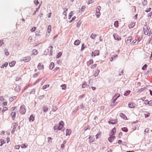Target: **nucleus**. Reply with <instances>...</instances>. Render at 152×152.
Instances as JSON below:
<instances>
[{
    "mask_svg": "<svg viewBox=\"0 0 152 152\" xmlns=\"http://www.w3.org/2000/svg\"><path fill=\"white\" fill-rule=\"evenodd\" d=\"M64 122L61 121L60 122L58 125H55L54 127V129L55 131H57V130H61L64 126Z\"/></svg>",
    "mask_w": 152,
    "mask_h": 152,
    "instance_id": "obj_1",
    "label": "nucleus"
},
{
    "mask_svg": "<svg viewBox=\"0 0 152 152\" xmlns=\"http://www.w3.org/2000/svg\"><path fill=\"white\" fill-rule=\"evenodd\" d=\"M26 111L25 106L24 105H22L21 106L19 112L21 114H25Z\"/></svg>",
    "mask_w": 152,
    "mask_h": 152,
    "instance_id": "obj_2",
    "label": "nucleus"
},
{
    "mask_svg": "<svg viewBox=\"0 0 152 152\" xmlns=\"http://www.w3.org/2000/svg\"><path fill=\"white\" fill-rule=\"evenodd\" d=\"M17 107H13L11 109V111L12 112L11 113V115L12 116V118L13 120H14L15 118L16 115V112L15 111H14L15 109H16Z\"/></svg>",
    "mask_w": 152,
    "mask_h": 152,
    "instance_id": "obj_3",
    "label": "nucleus"
},
{
    "mask_svg": "<svg viewBox=\"0 0 152 152\" xmlns=\"http://www.w3.org/2000/svg\"><path fill=\"white\" fill-rule=\"evenodd\" d=\"M18 125L17 123H14L13 124V129L12 132V134H13L16 130Z\"/></svg>",
    "mask_w": 152,
    "mask_h": 152,
    "instance_id": "obj_4",
    "label": "nucleus"
},
{
    "mask_svg": "<svg viewBox=\"0 0 152 152\" xmlns=\"http://www.w3.org/2000/svg\"><path fill=\"white\" fill-rule=\"evenodd\" d=\"M136 104L135 103L133 102H130L128 104L129 107L131 108H134L136 106Z\"/></svg>",
    "mask_w": 152,
    "mask_h": 152,
    "instance_id": "obj_5",
    "label": "nucleus"
},
{
    "mask_svg": "<svg viewBox=\"0 0 152 152\" xmlns=\"http://www.w3.org/2000/svg\"><path fill=\"white\" fill-rule=\"evenodd\" d=\"M44 66L42 64V63H39L37 66V68L39 70H42L44 69Z\"/></svg>",
    "mask_w": 152,
    "mask_h": 152,
    "instance_id": "obj_6",
    "label": "nucleus"
},
{
    "mask_svg": "<svg viewBox=\"0 0 152 152\" xmlns=\"http://www.w3.org/2000/svg\"><path fill=\"white\" fill-rule=\"evenodd\" d=\"M144 104L146 105L148 104L151 106L152 105V100H151L149 101L148 100H146L144 101Z\"/></svg>",
    "mask_w": 152,
    "mask_h": 152,
    "instance_id": "obj_7",
    "label": "nucleus"
},
{
    "mask_svg": "<svg viewBox=\"0 0 152 152\" xmlns=\"http://www.w3.org/2000/svg\"><path fill=\"white\" fill-rule=\"evenodd\" d=\"M99 51L98 50H96L94 52H92V55L94 56H98L99 55Z\"/></svg>",
    "mask_w": 152,
    "mask_h": 152,
    "instance_id": "obj_8",
    "label": "nucleus"
},
{
    "mask_svg": "<svg viewBox=\"0 0 152 152\" xmlns=\"http://www.w3.org/2000/svg\"><path fill=\"white\" fill-rule=\"evenodd\" d=\"M65 131L66 135V136L69 135L71 133V131L70 129H64V133H65Z\"/></svg>",
    "mask_w": 152,
    "mask_h": 152,
    "instance_id": "obj_9",
    "label": "nucleus"
},
{
    "mask_svg": "<svg viewBox=\"0 0 152 152\" xmlns=\"http://www.w3.org/2000/svg\"><path fill=\"white\" fill-rule=\"evenodd\" d=\"M115 138V137L114 136L110 135V136L108 138V140L110 142H111L114 140Z\"/></svg>",
    "mask_w": 152,
    "mask_h": 152,
    "instance_id": "obj_10",
    "label": "nucleus"
},
{
    "mask_svg": "<svg viewBox=\"0 0 152 152\" xmlns=\"http://www.w3.org/2000/svg\"><path fill=\"white\" fill-rule=\"evenodd\" d=\"M31 57L30 56H27L25 57H24L22 59V61L26 62H28L30 60Z\"/></svg>",
    "mask_w": 152,
    "mask_h": 152,
    "instance_id": "obj_11",
    "label": "nucleus"
},
{
    "mask_svg": "<svg viewBox=\"0 0 152 152\" xmlns=\"http://www.w3.org/2000/svg\"><path fill=\"white\" fill-rule=\"evenodd\" d=\"M113 36L115 40H119L121 39V37L116 34H114Z\"/></svg>",
    "mask_w": 152,
    "mask_h": 152,
    "instance_id": "obj_12",
    "label": "nucleus"
},
{
    "mask_svg": "<svg viewBox=\"0 0 152 152\" xmlns=\"http://www.w3.org/2000/svg\"><path fill=\"white\" fill-rule=\"evenodd\" d=\"M88 139L89 140V141L90 143H91L93 142L95 140L94 136H90L89 137Z\"/></svg>",
    "mask_w": 152,
    "mask_h": 152,
    "instance_id": "obj_13",
    "label": "nucleus"
},
{
    "mask_svg": "<svg viewBox=\"0 0 152 152\" xmlns=\"http://www.w3.org/2000/svg\"><path fill=\"white\" fill-rule=\"evenodd\" d=\"M117 119H115L114 120H110L109 123L112 124H116L117 123Z\"/></svg>",
    "mask_w": 152,
    "mask_h": 152,
    "instance_id": "obj_14",
    "label": "nucleus"
},
{
    "mask_svg": "<svg viewBox=\"0 0 152 152\" xmlns=\"http://www.w3.org/2000/svg\"><path fill=\"white\" fill-rule=\"evenodd\" d=\"M116 132V129L115 128H113L110 132V135H113L114 136Z\"/></svg>",
    "mask_w": 152,
    "mask_h": 152,
    "instance_id": "obj_15",
    "label": "nucleus"
},
{
    "mask_svg": "<svg viewBox=\"0 0 152 152\" xmlns=\"http://www.w3.org/2000/svg\"><path fill=\"white\" fill-rule=\"evenodd\" d=\"M120 116L124 119L126 120H127V117L124 113H120Z\"/></svg>",
    "mask_w": 152,
    "mask_h": 152,
    "instance_id": "obj_16",
    "label": "nucleus"
},
{
    "mask_svg": "<svg viewBox=\"0 0 152 152\" xmlns=\"http://www.w3.org/2000/svg\"><path fill=\"white\" fill-rule=\"evenodd\" d=\"M16 63V61H12L10 63L9 65L10 67H12L14 66Z\"/></svg>",
    "mask_w": 152,
    "mask_h": 152,
    "instance_id": "obj_17",
    "label": "nucleus"
},
{
    "mask_svg": "<svg viewBox=\"0 0 152 152\" xmlns=\"http://www.w3.org/2000/svg\"><path fill=\"white\" fill-rule=\"evenodd\" d=\"M80 43V41L78 39L76 40L74 43V44L75 45H78Z\"/></svg>",
    "mask_w": 152,
    "mask_h": 152,
    "instance_id": "obj_18",
    "label": "nucleus"
},
{
    "mask_svg": "<svg viewBox=\"0 0 152 152\" xmlns=\"http://www.w3.org/2000/svg\"><path fill=\"white\" fill-rule=\"evenodd\" d=\"M135 25V23L133 22H132L129 25V28H132L134 27V26Z\"/></svg>",
    "mask_w": 152,
    "mask_h": 152,
    "instance_id": "obj_19",
    "label": "nucleus"
},
{
    "mask_svg": "<svg viewBox=\"0 0 152 152\" xmlns=\"http://www.w3.org/2000/svg\"><path fill=\"white\" fill-rule=\"evenodd\" d=\"M0 142L1 143V144L0 145L1 146L3 144L5 143V142L4 140L2 139H0Z\"/></svg>",
    "mask_w": 152,
    "mask_h": 152,
    "instance_id": "obj_20",
    "label": "nucleus"
},
{
    "mask_svg": "<svg viewBox=\"0 0 152 152\" xmlns=\"http://www.w3.org/2000/svg\"><path fill=\"white\" fill-rule=\"evenodd\" d=\"M38 53V52L37 50L35 49L33 50L32 51V54L34 55H36Z\"/></svg>",
    "mask_w": 152,
    "mask_h": 152,
    "instance_id": "obj_21",
    "label": "nucleus"
},
{
    "mask_svg": "<svg viewBox=\"0 0 152 152\" xmlns=\"http://www.w3.org/2000/svg\"><path fill=\"white\" fill-rule=\"evenodd\" d=\"M132 38V37L131 36L128 37L126 40L127 42L128 43L130 42H131Z\"/></svg>",
    "mask_w": 152,
    "mask_h": 152,
    "instance_id": "obj_22",
    "label": "nucleus"
},
{
    "mask_svg": "<svg viewBox=\"0 0 152 152\" xmlns=\"http://www.w3.org/2000/svg\"><path fill=\"white\" fill-rule=\"evenodd\" d=\"M51 30V26L50 25H49L48 27L47 31L48 33H49Z\"/></svg>",
    "mask_w": 152,
    "mask_h": 152,
    "instance_id": "obj_23",
    "label": "nucleus"
},
{
    "mask_svg": "<svg viewBox=\"0 0 152 152\" xmlns=\"http://www.w3.org/2000/svg\"><path fill=\"white\" fill-rule=\"evenodd\" d=\"M48 50L50 51V54L52 55V53L53 50V47L52 46H50L49 47Z\"/></svg>",
    "mask_w": 152,
    "mask_h": 152,
    "instance_id": "obj_24",
    "label": "nucleus"
},
{
    "mask_svg": "<svg viewBox=\"0 0 152 152\" xmlns=\"http://www.w3.org/2000/svg\"><path fill=\"white\" fill-rule=\"evenodd\" d=\"M96 34L92 33L90 36V37L92 39H94L96 38Z\"/></svg>",
    "mask_w": 152,
    "mask_h": 152,
    "instance_id": "obj_25",
    "label": "nucleus"
},
{
    "mask_svg": "<svg viewBox=\"0 0 152 152\" xmlns=\"http://www.w3.org/2000/svg\"><path fill=\"white\" fill-rule=\"evenodd\" d=\"M93 63V61L92 60H90L89 61H88L87 63V65L88 66H89Z\"/></svg>",
    "mask_w": 152,
    "mask_h": 152,
    "instance_id": "obj_26",
    "label": "nucleus"
},
{
    "mask_svg": "<svg viewBox=\"0 0 152 152\" xmlns=\"http://www.w3.org/2000/svg\"><path fill=\"white\" fill-rule=\"evenodd\" d=\"M54 63L53 62H52L50 66V69H52L54 68Z\"/></svg>",
    "mask_w": 152,
    "mask_h": 152,
    "instance_id": "obj_27",
    "label": "nucleus"
},
{
    "mask_svg": "<svg viewBox=\"0 0 152 152\" xmlns=\"http://www.w3.org/2000/svg\"><path fill=\"white\" fill-rule=\"evenodd\" d=\"M114 26L115 28H117L118 26V21L114 22Z\"/></svg>",
    "mask_w": 152,
    "mask_h": 152,
    "instance_id": "obj_28",
    "label": "nucleus"
},
{
    "mask_svg": "<svg viewBox=\"0 0 152 152\" xmlns=\"http://www.w3.org/2000/svg\"><path fill=\"white\" fill-rule=\"evenodd\" d=\"M34 120V117L32 115H31L29 119V120L30 121H33Z\"/></svg>",
    "mask_w": 152,
    "mask_h": 152,
    "instance_id": "obj_29",
    "label": "nucleus"
},
{
    "mask_svg": "<svg viewBox=\"0 0 152 152\" xmlns=\"http://www.w3.org/2000/svg\"><path fill=\"white\" fill-rule=\"evenodd\" d=\"M64 11L63 12V14L64 15L66 16V14H67L66 12L68 10L67 8H64Z\"/></svg>",
    "mask_w": 152,
    "mask_h": 152,
    "instance_id": "obj_30",
    "label": "nucleus"
},
{
    "mask_svg": "<svg viewBox=\"0 0 152 152\" xmlns=\"http://www.w3.org/2000/svg\"><path fill=\"white\" fill-rule=\"evenodd\" d=\"M99 71L98 70H96L95 71V73L94 74V75L95 77H96L98 76V75L99 73Z\"/></svg>",
    "mask_w": 152,
    "mask_h": 152,
    "instance_id": "obj_31",
    "label": "nucleus"
},
{
    "mask_svg": "<svg viewBox=\"0 0 152 152\" xmlns=\"http://www.w3.org/2000/svg\"><path fill=\"white\" fill-rule=\"evenodd\" d=\"M8 65V63L7 62H5L4 64H3L2 66H1V68H3L4 67H6Z\"/></svg>",
    "mask_w": 152,
    "mask_h": 152,
    "instance_id": "obj_32",
    "label": "nucleus"
},
{
    "mask_svg": "<svg viewBox=\"0 0 152 152\" xmlns=\"http://www.w3.org/2000/svg\"><path fill=\"white\" fill-rule=\"evenodd\" d=\"M101 9V7L100 6H99L97 7L96 9V12H100Z\"/></svg>",
    "mask_w": 152,
    "mask_h": 152,
    "instance_id": "obj_33",
    "label": "nucleus"
},
{
    "mask_svg": "<svg viewBox=\"0 0 152 152\" xmlns=\"http://www.w3.org/2000/svg\"><path fill=\"white\" fill-rule=\"evenodd\" d=\"M130 91L129 90H128L126 91L124 94V95L125 96H128L130 93Z\"/></svg>",
    "mask_w": 152,
    "mask_h": 152,
    "instance_id": "obj_34",
    "label": "nucleus"
},
{
    "mask_svg": "<svg viewBox=\"0 0 152 152\" xmlns=\"http://www.w3.org/2000/svg\"><path fill=\"white\" fill-rule=\"evenodd\" d=\"M62 89L63 90H65L66 88V85L65 84L62 85L61 86Z\"/></svg>",
    "mask_w": 152,
    "mask_h": 152,
    "instance_id": "obj_35",
    "label": "nucleus"
},
{
    "mask_svg": "<svg viewBox=\"0 0 152 152\" xmlns=\"http://www.w3.org/2000/svg\"><path fill=\"white\" fill-rule=\"evenodd\" d=\"M121 129L123 131L126 132L128 131V129L127 128L125 127L122 128Z\"/></svg>",
    "mask_w": 152,
    "mask_h": 152,
    "instance_id": "obj_36",
    "label": "nucleus"
},
{
    "mask_svg": "<svg viewBox=\"0 0 152 152\" xmlns=\"http://www.w3.org/2000/svg\"><path fill=\"white\" fill-rule=\"evenodd\" d=\"M20 146L22 148H26L27 147L28 145H26L25 144H23L20 145Z\"/></svg>",
    "mask_w": 152,
    "mask_h": 152,
    "instance_id": "obj_37",
    "label": "nucleus"
},
{
    "mask_svg": "<svg viewBox=\"0 0 152 152\" xmlns=\"http://www.w3.org/2000/svg\"><path fill=\"white\" fill-rule=\"evenodd\" d=\"M7 110L8 108L7 107H3V110L2 111V112L3 113H4L5 111Z\"/></svg>",
    "mask_w": 152,
    "mask_h": 152,
    "instance_id": "obj_38",
    "label": "nucleus"
},
{
    "mask_svg": "<svg viewBox=\"0 0 152 152\" xmlns=\"http://www.w3.org/2000/svg\"><path fill=\"white\" fill-rule=\"evenodd\" d=\"M40 5L37 8H36V10L35 11L33 15H35L36 13V12L38 11V10L39 9Z\"/></svg>",
    "mask_w": 152,
    "mask_h": 152,
    "instance_id": "obj_39",
    "label": "nucleus"
},
{
    "mask_svg": "<svg viewBox=\"0 0 152 152\" xmlns=\"http://www.w3.org/2000/svg\"><path fill=\"white\" fill-rule=\"evenodd\" d=\"M86 6L85 5H84V6H83L81 7V12H83L84 11V10L86 9Z\"/></svg>",
    "mask_w": 152,
    "mask_h": 152,
    "instance_id": "obj_40",
    "label": "nucleus"
},
{
    "mask_svg": "<svg viewBox=\"0 0 152 152\" xmlns=\"http://www.w3.org/2000/svg\"><path fill=\"white\" fill-rule=\"evenodd\" d=\"M147 1L146 0H144L142 1V4H143V5L145 6L147 4Z\"/></svg>",
    "mask_w": 152,
    "mask_h": 152,
    "instance_id": "obj_41",
    "label": "nucleus"
},
{
    "mask_svg": "<svg viewBox=\"0 0 152 152\" xmlns=\"http://www.w3.org/2000/svg\"><path fill=\"white\" fill-rule=\"evenodd\" d=\"M73 14V13L72 11H71L69 14V16H68V18L69 19H70L71 18V17L73 16L72 15Z\"/></svg>",
    "mask_w": 152,
    "mask_h": 152,
    "instance_id": "obj_42",
    "label": "nucleus"
},
{
    "mask_svg": "<svg viewBox=\"0 0 152 152\" xmlns=\"http://www.w3.org/2000/svg\"><path fill=\"white\" fill-rule=\"evenodd\" d=\"M101 13L100 12H96V15L97 18H99L100 16Z\"/></svg>",
    "mask_w": 152,
    "mask_h": 152,
    "instance_id": "obj_43",
    "label": "nucleus"
},
{
    "mask_svg": "<svg viewBox=\"0 0 152 152\" xmlns=\"http://www.w3.org/2000/svg\"><path fill=\"white\" fill-rule=\"evenodd\" d=\"M97 65L96 64H95L91 66V68L92 69H93L96 68V66Z\"/></svg>",
    "mask_w": 152,
    "mask_h": 152,
    "instance_id": "obj_44",
    "label": "nucleus"
},
{
    "mask_svg": "<svg viewBox=\"0 0 152 152\" xmlns=\"http://www.w3.org/2000/svg\"><path fill=\"white\" fill-rule=\"evenodd\" d=\"M49 84H47L45 85H44L43 86L42 88L43 89H45L46 88H48L49 87Z\"/></svg>",
    "mask_w": 152,
    "mask_h": 152,
    "instance_id": "obj_45",
    "label": "nucleus"
},
{
    "mask_svg": "<svg viewBox=\"0 0 152 152\" xmlns=\"http://www.w3.org/2000/svg\"><path fill=\"white\" fill-rule=\"evenodd\" d=\"M36 28L35 27H33L31 29L30 31L32 32H34L35 31Z\"/></svg>",
    "mask_w": 152,
    "mask_h": 152,
    "instance_id": "obj_46",
    "label": "nucleus"
},
{
    "mask_svg": "<svg viewBox=\"0 0 152 152\" xmlns=\"http://www.w3.org/2000/svg\"><path fill=\"white\" fill-rule=\"evenodd\" d=\"M44 109V111L45 112H47L48 111V108L47 107H43Z\"/></svg>",
    "mask_w": 152,
    "mask_h": 152,
    "instance_id": "obj_47",
    "label": "nucleus"
},
{
    "mask_svg": "<svg viewBox=\"0 0 152 152\" xmlns=\"http://www.w3.org/2000/svg\"><path fill=\"white\" fill-rule=\"evenodd\" d=\"M147 65L145 64L142 68V69L143 70H145L147 67Z\"/></svg>",
    "mask_w": 152,
    "mask_h": 152,
    "instance_id": "obj_48",
    "label": "nucleus"
},
{
    "mask_svg": "<svg viewBox=\"0 0 152 152\" xmlns=\"http://www.w3.org/2000/svg\"><path fill=\"white\" fill-rule=\"evenodd\" d=\"M4 51H5V54L6 56H8L9 55V52H8L7 50H5Z\"/></svg>",
    "mask_w": 152,
    "mask_h": 152,
    "instance_id": "obj_49",
    "label": "nucleus"
},
{
    "mask_svg": "<svg viewBox=\"0 0 152 152\" xmlns=\"http://www.w3.org/2000/svg\"><path fill=\"white\" fill-rule=\"evenodd\" d=\"M20 145H16L15 146V148L16 149H19L20 148Z\"/></svg>",
    "mask_w": 152,
    "mask_h": 152,
    "instance_id": "obj_50",
    "label": "nucleus"
},
{
    "mask_svg": "<svg viewBox=\"0 0 152 152\" xmlns=\"http://www.w3.org/2000/svg\"><path fill=\"white\" fill-rule=\"evenodd\" d=\"M117 97H116V96L115 95V96H114L113 99V102H115L117 99Z\"/></svg>",
    "mask_w": 152,
    "mask_h": 152,
    "instance_id": "obj_51",
    "label": "nucleus"
},
{
    "mask_svg": "<svg viewBox=\"0 0 152 152\" xmlns=\"http://www.w3.org/2000/svg\"><path fill=\"white\" fill-rule=\"evenodd\" d=\"M87 85V84L86 83V82H85L83 84V85H82V87L83 88H85L86 86Z\"/></svg>",
    "mask_w": 152,
    "mask_h": 152,
    "instance_id": "obj_52",
    "label": "nucleus"
},
{
    "mask_svg": "<svg viewBox=\"0 0 152 152\" xmlns=\"http://www.w3.org/2000/svg\"><path fill=\"white\" fill-rule=\"evenodd\" d=\"M84 129L86 131L87 129H90V127L89 125H88L86 127H85Z\"/></svg>",
    "mask_w": 152,
    "mask_h": 152,
    "instance_id": "obj_53",
    "label": "nucleus"
},
{
    "mask_svg": "<svg viewBox=\"0 0 152 152\" xmlns=\"http://www.w3.org/2000/svg\"><path fill=\"white\" fill-rule=\"evenodd\" d=\"M94 1L93 0H89L87 3V4H90L92 3Z\"/></svg>",
    "mask_w": 152,
    "mask_h": 152,
    "instance_id": "obj_54",
    "label": "nucleus"
},
{
    "mask_svg": "<svg viewBox=\"0 0 152 152\" xmlns=\"http://www.w3.org/2000/svg\"><path fill=\"white\" fill-rule=\"evenodd\" d=\"M32 38L31 37H30L28 38V40L29 42H31L32 41Z\"/></svg>",
    "mask_w": 152,
    "mask_h": 152,
    "instance_id": "obj_55",
    "label": "nucleus"
},
{
    "mask_svg": "<svg viewBox=\"0 0 152 152\" xmlns=\"http://www.w3.org/2000/svg\"><path fill=\"white\" fill-rule=\"evenodd\" d=\"M151 8H149L147 10H145V12H149L150 11V10H151Z\"/></svg>",
    "mask_w": 152,
    "mask_h": 152,
    "instance_id": "obj_56",
    "label": "nucleus"
},
{
    "mask_svg": "<svg viewBox=\"0 0 152 152\" xmlns=\"http://www.w3.org/2000/svg\"><path fill=\"white\" fill-rule=\"evenodd\" d=\"M59 69V68L58 67H57L54 69L53 71L56 72Z\"/></svg>",
    "mask_w": 152,
    "mask_h": 152,
    "instance_id": "obj_57",
    "label": "nucleus"
},
{
    "mask_svg": "<svg viewBox=\"0 0 152 152\" xmlns=\"http://www.w3.org/2000/svg\"><path fill=\"white\" fill-rule=\"evenodd\" d=\"M4 44L3 41L2 40H0V46H1Z\"/></svg>",
    "mask_w": 152,
    "mask_h": 152,
    "instance_id": "obj_58",
    "label": "nucleus"
},
{
    "mask_svg": "<svg viewBox=\"0 0 152 152\" xmlns=\"http://www.w3.org/2000/svg\"><path fill=\"white\" fill-rule=\"evenodd\" d=\"M4 100V98L2 96H0V100L1 101H3Z\"/></svg>",
    "mask_w": 152,
    "mask_h": 152,
    "instance_id": "obj_59",
    "label": "nucleus"
},
{
    "mask_svg": "<svg viewBox=\"0 0 152 152\" xmlns=\"http://www.w3.org/2000/svg\"><path fill=\"white\" fill-rule=\"evenodd\" d=\"M142 37L140 36L138 39V42H139L142 39Z\"/></svg>",
    "mask_w": 152,
    "mask_h": 152,
    "instance_id": "obj_60",
    "label": "nucleus"
},
{
    "mask_svg": "<svg viewBox=\"0 0 152 152\" xmlns=\"http://www.w3.org/2000/svg\"><path fill=\"white\" fill-rule=\"evenodd\" d=\"M7 143H8L10 141V138L9 137H7L6 139Z\"/></svg>",
    "mask_w": 152,
    "mask_h": 152,
    "instance_id": "obj_61",
    "label": "nucleus"
},
{
    "mask_svg": "<svg viewBox=\"0 0 152 152\" xmlns=\"http://www.w3.org/2000/svg\"><path fill=\"white\" fill-rule=\"evenodd\" d=\"M48 142H49L50 141V142H52V139L51 138V137H49L48 138Z\"/></svg>",
    "mask_w": 152,
    "mask_h": 152,
    "instance_id": "obj_62",
    "label": "nucleus"
},
{
    "mask_svg": "<svg viewBox=\"0 0 152 152\" xmlns=\"http://www.w3.org/2000/svg\"><path fill=\"white\" fill-rule=\"evenodd\" d=\"M66 142H64L63 144H62L61 145V147L62 148H64V144L66 143Z\"/></svg>",
    "mask_w": 152,
    "mask_h": 152,
    "instance_id": "obj_63",
    "label": "nucleus"
},
{
    "mask_svg": "<svg viewBox=\"0 0 152 152\" xmlns=\"http://www.w3.org/2000/svg\"><path fill=\"white\" fill-rule=\"evenodd\" d=\"M149 131V129L148 128L146 129L145 130V132H146V133L148 132Z\"/></svg>",
    "mask_w": 152,
    "mask_h": 152,
    "instance_id": "obj_64",
    "label": "nucleus"
}]
</instances>
